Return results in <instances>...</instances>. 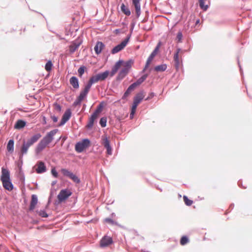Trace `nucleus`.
<instances>
[{
  "label": "nucleus",
  "instance_id": "1",
  "mask_svg": "<svg viewBox=\"0 0 252 252\" xmlns=\"http://www.w3.org/2000/svg\"><path fill=\"white\" fill-rule=\"evenodd\" d=\"M0 181L4 189L8 191H12L14 189V185L10 179V173L8 169L2 167Z\"/></svg>",
  "mask_w": 252,
  "mask_h": 252
},
{
  "label": "nucleus",
  "instance_id": "2",
  "mask_svg": "<svg viewBox=\"0 0 252 252\" xmlns=\"http://www.w3.org/2000/svg\"><path fill=\"white\" fill-rule=\"evenodd\" d=\"M148 76V74L146 73L142 75L139 78H138L135 82L132 83L129 86L127 89L124 93L122 97V99L124 100L130 94L131 92L133 91L135 88L141 85L143 82H144Z\"/></svg>",
  "mask_w": 252,
  "mask_h": 252
},
{
  "label": "nucleus",
  "instance_id": "3",
  "mask_svg": "<svg viewBox=\"0 0 252 252\" xmlns=\"http://www.w3.org/2000/svg\"><path fill=\"white\" fill-rule=\"evenodd\" d=\"M72 194V192L68 189H64L61 190L57 196L58 199L54 202L55 206H58L60 203L67 200Z\"/></svg>",
  "mask_w": 252,
  "mask_h": 252
},
{
  "label": "nucleus",
  "instance_id": "4",
  "mask_svg": "<svg viewBox=\"0 0 252 252\" xmlns=\"http://www.w3.org/2000/svg\"><path fill=\"white\" fill-rule=\"evenodd\" d=\"M90 145V140L88 138H84L81 141H78L76 143L75 150L77 153H81L89 147Z\"/></svg>",
  "mask_w": 252,
  "mask_h": 252
},
{
  "label": "nucleus",
  "instance_id": "5",
  "mask_svg": "<svg viewBox=\"0 0 252 252\" xmlns=\"http://www.w3.org/2000/svg\"><path fill=\"white\" fill-rule=\"evenodd\" d=\"M61 172L65 177L71 179L74 183L79 184L81 182L80 179L75 174L65 168L61 169Z\"/></svg>",
  "mask_w": 252,
  "mask_h": 252
},
{
  "label": "nucleus",
  "instance_id": "6",
  "mask_svg": "<svg viewBox=\"0 0 252 252\" xmlns=\"http://www.w3.org/2000/svg\"><path fill=\"white\" fill-rule=\"evenodd\" d=\"M31 145L24 139L23 140L22 145L20 147V151L18 152V156L19 158H23L24 155H26L28 150Z\"/></svg>",
  "mask_w": 252,
  "mask_h": 252
},
{
  "label": "nucleus",
  "instance_id": "7",
  "mask_svg": "<svg viewBox=\"0 0 252 252\" xmlns=\"http://www.w3.org/2000/svg\"><path fill=\"white\" fill-rule=\"evenodd\" d=\"M72 112L70 108H67L64 114L63 115L62 119L59 123L58 126L60 127L62 126L65 124V123L69 121L71 117Z\"/></svg>",
  "mask_w": 252,
  "mask_h": 252
},
{
  "label": "nucleus",
  "instance_id": "8",
  "mask_svg": "<svg viewBox=\"0 0 252 252\" xmlns=\"http://www.w3.org/2000/svg\"><path fill=\"white\" fill-rule=\"evenodd\" d=\"M58 129H54L48 132L46 135L41 139L47 145L50 144L54 139V136L58 131Z\"/></svg>",
  "mask_w": 252,
  "mask_h": 252
},
{
  "label": "nucleus",
  "instance_id": "9",
  "mask_svg": "<svg viewBox=\"0 0 252 252\" xmlns=\"http://www.w3.org/2000/svg\"><path fill=\"white\" fill-rule=\"evenodd\" d=\"M113 243L112 237L105 235L100 240L99 246L100 248H105Z\"/></svg>",
  "mask_w": 252,
  "mask_h": 252
},
{
  "label": "nucleus",
  "instance_id": "10",
  "mask_svg": "<svg viewBox=\"0 0 252 252\" xmlns=\"http://www.w3.org/2000/svg\"><path fill=\"white\" fill-rule=\"evenodd\" d=\"M102 144L104 148L106 149V153L108 155L112 154V148L110 144V141L109 138L105 136V137H102Z\"/></svg>",
  "mask_w": 252,
  "mask_h": 252
},
{
  "label": "nucleus",
  "instance_id": "11",
  "mask_svg": "<svg viewBox=\"0 0 252 252\" xmlns=\"http://www.w3.org/2000/svg\"><path fill=\"white\" fill-rule=\"evenodd\" d=\"M160 45H161V42L159 41L158 43V44L157 45V46H156V47L155 48L154 50L151 53V54L150 55L149 57L148 58V59L146 61V62H147V64L148 63L150 64L152 61L153 60V59L155 58V57L157 55V54L158 53V52L159 51Z\"/></svg>",
  "mask_w": 252,
  "mask_h": 252
},
{
  "label": "nucleus",
  "instance_id": "12",
  "mask_svg": "<svg viewBox=\"0 0 252 252\" xmlns=\"http://www.w3.org/2000/svg\"><path fill=\"white\" fill-rule=\"evenodd\" d=\"M141 0H132V3L135 8L137 18L139 17L141 13L140 4Z\"/></svg>",
  "mask_w": 252,
  "mask_h": 252
},
{
  "label": "nucleus",
  "instance_id": "13",
  "mask_svg": "<svg viewBox=\"0 0 252 252\" xmlns=\"http://www.w3.org/2000/svg\"><path fill=\"white\" fill-rule=\"evenodd\" d=\"M38 203V197L36 194H32L29 208V212H32Z\"/></svg>",
  "mask_w": 252,
  "mask_h": 252
},
{
  "label": "nucleus",
  "instance_id": "14",
  "mask_svg": "<svg viewBox=\"0 0 252 252\" xmlns=\"http://www.w3.org/2000/svg\"><path fill=\"white\" fill-rule=\"evenodd\" d=\"M37 167L36 169V172L38 174H42L45 172L47 170L46 166L44 162L42 161H39L37 163Z\"/></svg>",
  "mask_w": 252,
  "mask_h": 252
},
{
  "label": "nucleus",
  "instance_id": "15",
  "mask_svg": "<svg viewBox=\"0 0 252 252\" xmlns=\"http://www.w3.org/2000/svg\"><path fill=\"white\" fill-rule=\"evenodd\" d=\"M133 63L134 60L131 59H129L126 61H124V63L122 64V65L124 66V67L122 68V69L128 73Z\"/></svg>",
  "mask_w": 252,
  "mask_h": 252
},
{
  "label": "nucleus",
  "instance_id": "16",
  "mask_svg": "<svg viewBox=\"0 0 252 252\" xmlns=\"http://www.w3.org/2000/svg\"><path fill=\"white\" fill-rule=\"evenodd\" d=\"M105 45L104 43H103L101 41H97L94 47V50L95 51V54L97 55H99L102 50L105 47Z\"/></svg>",
  "mask_w": 252,
  "mask_h": 252
},
{
  "label": "nucleus",
  "instance_id": "17",
  "mask_svg": "<svg viewBox=\"0 0 252 252\" xmlns=\"http://www.w3.org/2000/svg\"><path fill=\"white\" fill-rule=\"evenodd\" d=\"M98 116L95 114L92 113L89 118L88 123L86 125V127L88 129H91L94 126L95 120L97 118Z\"/></svg>",
  "mask_w": 252,
  "mask_h": 252
},
{
  "label": "nucleus",
  "instance_id": "18",
  "mask_svg": "<svg viewBox=\"0 0 252 252\" xmlns=\"http://www.w3.org/2000/svg\"><path fill=\"white\" fill-rule=\"evenodd\" d=\"M47 144L43 142L41 140L37 144L35 148V153L36 155L39 154L47 146Z\"/></svg>",
  "mask_w": 252,
  "mask_h": 252
},
{
  "label": "nucleus",
  "instance_id": "19",
  "mask_svg": "<svg viewBox=\"0 0 252 252\" xmlns=\"http://www.w3.org/2000/svg\"><path fill=\"white\" fill-rule=\"evenodd\" d=\"M126 45L122 41L120 43L118 44L111 50V53L112 54H115L125 48Z\"/></svg>",
  "mask_w": 252,
  "mask_h": 252
},
{
  "label": "nucleus",
  "instance_id": "20",
  "mask_svg": "<svg viewBox=\"0 0 252 252\" xmlns=\"http://www.w3.org/2000/svg\"><path fill=\"white\" fill-rule=\"evenodd\" d=\"M27 125V122L25 120L19 119L15 123L14 128L16 129H21L23 128Z\"/></svg>",
  "mask_w": 252,
  "mask_h": 252
},
{
  "label": "nucleus",
  "instance_id": "21",
  "mask_svg": "<svg viewBox=\"0 0 252 252\" xmlns=\"http://www.w3.org/2000/svg\"><path fill=\"white\" fill-rule=\"evenodd\" d=\"M109 74V70H106L104 72H100L96 74V76L99 81H104L108 77Z\"/></svg>",
  "mask_w": 252,
  "mask_h": 252
},
{
  "label": "nucleus",
  "instance_id": "22",
  "mask_svg": "<svg viewBox=\"0 0 252 252\" xmlns=\"http://www.w3.org/2000/svg\"><path fill=\"white\" fill-rule=\"evenodd\" d=\"M42 135L40 133H36L32 136L31 138L29 139L27 141L31 145H32L36 142L39 138L41 137Z\"/></svg>",
  "mask_w": 252,
  "mask_h": 252
},
{
  "label": "nucleus",
  "instance_id": "23",
  "mask_svg": "<svg viewBox=\"0 0 252 252\" xmlns=\"http://www.w3.org/2000/svg\"><path fill=\"white\" fill-rule=\"evenodd\" d=\"M70 84L75 89H78L79 88V79L76 76H72L69 80Z\"/></svg>",
  "mask_w": 252,
  "mask_h": 252
},
{
  "label": "nucleus",
  "instance_id": "24",
  "mask_svg": "<svg viewBox=\"0 0 252 252\" xmlns=\"http://www.w3.org/2000/svg\"><path fill=\"white\" fill-rule=\"evenodd\" d=\"M181 51L180 48H177L175 53H174L173 59L175 62V67L177 69H178L179 66V54Z\"/></svg>",
  "mask_w": 252,
  "mask_h": 252
},
{
  "label": "nucleus",
  "instance_id": "25",
  "mask_svg": "<svg viewBox=\"0 0 252 252\" xmlns=\"http://www.w3.org/2000/svg\"><path fill=\"white\" fill-rule=\"evenodd\" d=\"M144 97V91L141 90L136 94L135 96L133 98V101L140 104L143 99Z\"/></svg>",
  "mask_w": 252,
  "mask_h": 252
},
{
  "label": "nucleus",
  "instance_id": "26",
  "mask_svg": "<svg viewBox=\"0 0 252 252\" xmlns=\"http://www.w3.org/2000/svg\"><path fill=\"white\" fill-rule=\"evenodd\" d=\"M90 90V88L86 85L84 89L80 92L79 95L77 97L83 101L87 97Z\"/></svg>",
  "mask_w": 252,
  "mask_h": 252
},
{
  "label": "nucleus",
  "instance_id": "27",
  "mask_svg": "<svg viewBox=\"0 0 252 252\" xmlns=\"http://www.w3.org/2000/svg\"><path fill=\"white\" fill-rule=\"evenodd\" d=\"M90 90V88L86 85L84 89L80 92L79 95L77 97L83 101L87 97Z\"/></svg>",
  "mask_w": 252,
  "mask_h": 252
},
{
  "label": "nucleus",
  "instance_id": "28",
  "mask_svg": "<svg viewBox=\"0 0 252 252\" xmlns=\"http://www.w3.org/2000/svg\"><path fill=\"white\" fill-rule=\"evenodd\" d=\"M128 73V72L121 69L118 72V75L116 78V81L119 82H121L123 79H124L126 77V76L127 75Z\"/></svg>",
  "mask_w": 252,
  "mask_h": 252
},
{
  "label": "nucleus",
  "instance_id": "29",
  "mask_svg": "<svg viewBox=\"0 0 252 252\" xmlns=\"http://www.w3.org/2000/svg\"><path fill=\"white\" fill-rule=\"evenodd\" d=\"M14 141L13 139H10L7 144V150L10 153L14 152Z\"/></svg>",
  "mask_w": 252,
  "mask_h": 252
},
{
  "label": "nucleus",
  "instance_id": "30",
  "mask_svg": "<svg viewBox=\"0 0 252 252\" xmlns=\"http://www.w3.org/2000/svg\"><path fill=\"white\" fill-rule=\"evenodd\" d=\"M98 81V79H97L96 75H93L92 77H91L90 78L87 84H86V86L91 89L92 85L94 83H95Z\"/></svg>",
  "mask_w": 252,
  "mask_h": 252
},
{
  "label": "nucleus",
  "instance_id": "31",
  "mask_svg": "<svg viewBox=\"0 0 252 252\" xmlns=\"http://www.w3.org/2000/svg\"><path fill=\"white\" fill-rule=\"evenodd\" d=\"M121 10L122 12L124 13L126 16H130L131 14V11L129 8L126 6V5L123 3L121 5Z\"/></svg>",
  "mask_w": 252,
  "mask_h": 252
},
{
  "label": "nucleus",
  "instance_id": "32",
  "mask_svg": "<svg viewBox=\"0 0 252 252\" xmlns=\"http://www.w3.org/2000/svg\"><path fill=\"white\" fill-rule=\"evenodd\" d=\"M104 102L101 101L96 107V109L94 111V112L93 113L96 115L98 116L99 114L102 111L103 109L104 108Z\"/></svg>",
  "mask_w": 252,
  "mask_h": 252
},
{
  "label": "nucleus",
  "instance_id": "33",
  "mask_svg": "<svg viewBox=\"0 0 252 252\" xmlns=\"http://www.w3.org/2000/svg\"><path fill=\"white\" fill-rule=\"evenodd\" d=\"M167 68V65L165 63L161 64L160 65H156L154 67V70L157 72H163Z\"/></svg>",
  "mask_w": 252,
  "mask_h": 252
},
{
  "label": "nucleus",
  "instance_id": "34",
  "mask_svg": "<svg viewBox=\"0 0 252 252\" xmlns=\"http://www.w3.org/2000/svg\"><path fill=\"white\" fill-rule=\"evenodd\" d=\"M124 63V61L123 60L120 59L115 63L112 68L114 69V70L118 71Z\"/></svg>",
  "mask_w": 252,
  "mask_h": 252
},
{
  "label": "nucleus",
  "instance_id": "35",
  "mask_svg": "<svg viewBox=\"0 0 252 252\" xmlns=\"http://www.w3.org/2000/svg\"><path fill=\"white\" fill-rule=\"evenodd\" d=\"M87 71V68L85 65H81L78 69V73L79 77L81 78L84 73Z\"/></svg>",
  "mask_w": 252,
  "mask_h": 252
},
{
  "label": "nucleus",
  "instance_id": "36",
  "mask_svg": "<svg viewBox=\"0 0 252 252\" xmlns=\"http://www.w3.org/2000/svg\"><path fill=\"white\" fill-rule=\"evenodd\" d=\"M35 212L40 217L42 218H47L49 217V215L47 213L45 209L40 210H36Z\"/></svg>",
  "mask_w": 252,
  "mask_h": 252
},
{
  "label": "nucleus",
  "instance_id": "37",
  "mask_svg": "<svg viewBox=\"0 0 252 252\" xmlns=\"http://www.w3.org/2000/svg\"><path fill=\"white\" fill-rule=\"evenodd\" d=\"M205 0H199V6L203 11H206L209 8V5L208 4H205Z\"/></svg>",
  "mask_w": 252,
  "mask_h": 252
},
{
  "label": "nucleus",
  "instance_id": "38",
  "mask_svg": "<svg viewBox=\"0 0 252 252\" xmlns=\"http://www.w3.org/2000/svg\"><path fill=\"white\" fill-rule=\"evenodd\" d=\"M72 43L79 47L83 43V37L82 36H79L75 40L72 41Z\"/></svg>",
  "mask_w": 252,
  "mask_h": 252
},
{
  "label": "nucleus",
  "instance_id": "39",
  "mask_svg": "<svg viewBox=\"0 0 252 252\" xmlns=\"http://www.w3.org/2000/svg\"><path fill=\"white\" fill-rule=\"evenodd\" d=\"M53 66V63L52 61L51 60H49L45 64V68L47 71L50 72L52 70Z\"/></svg>",
  "mask_w": 252,
  "mask_h": 252
},
{
  "label": "nucleus",
  "instance_id": "40",
  "mask_svg": "<svg viewBox=\"0 0 252 252\" xmlns=\"http://www.w3.org/2000/svg\"><path fill=\"white\" fill-rule=\"evenodd\" d=\"M78 48L79 47H78L75 44H73L72 42H71V45L69 46V53L70 54L74 53L78 49Z\"/></svg>",
  "mask_w": 252,
  "mask_h": 252
},
{
  "label": "nucleus",
  "instance_id": "41",
  "mask_svg": "<svg viewBox=\"0 0 252 252\" xmlns=\"http://www.w3.org/2000/svg\"><path fill=\"white\" fill-rule=\"evenodd\" d=\"M183 200L185 204L188 206H190L193 203V201L189 199L188 197L185 195L183 196Z\"/></svg>",
  "mask_w": 252,
  "mask_h": 252
},
{
  "label": "nucleus",
  "instance_id": "42",
  "mask_svg": "<svg viewBox=\"0 0 252 252\" xmlns=\"http://www.w3.org/2000/svg\"><path fill=\"white\" fill-rule=\"evenodd\" d=\"M189 242V238L187 236H183L180 239V244L181 245H185Z\"/></svg>",
  "mask_w": 252,
  "mask_h": 252
},
{
  "label": "nucleus",
  "instance_id": "43",
  "mask_svg": "<svg viewBox=\"0 0 252 252\" xmlns=\"http://www.w3.org/2000/svg\"><path fill=\"white\" fill-rule=\"evenodd\" d=\"M107 119L106 117H102L99 120V125L102 127H105L106 126Z\"/></svg>",
  "mask_w": 252,
  "mask_h": 252
},
{
  "label": "nucleus",
  "instance_id": "44",
  "mask_svg": "<svg viewBox=\"0 0 252 252\" xmlns=\"http://www.w3.org/2000/svg\"><path fill=\"white\" fill-rule=\"evenodd\" d=\"M183 33L181 31H179L178 32L177 34L176 39L177 40L178 43H181L182 42V38H183Z\"/></svg>",
  "mask_w": 252,
  "mask_h": 252
},
{
  "label": "nucleus",
  "instance_id": "45",
  "mask_svg": "<svg viewBox=\"0 0 252 252\" xmlns=\"http://www.w3.org/2000/svg\"><path fill=\"white\" fill-rule=\"evenodd\" d=\"M104 221H105L106 222H108V223H110V224H111L112 225H118V222L117 221H114L111 218H106L104 220Z\"/></svg>",
  "mask_w": 252,
  "mask_h": 252
},
{
  "label": "nucleus",
  "instance_id": "46",
  "mask_svg": "<svg viewBox=\"0 0 252 252\" xmlns=\"http://www.w3.org/2000/svg\"><path fill=\"white\" fill-rule=\"evenodd\" d=\"M131 33H129L127 35L126 37L125 38V39L124 40L122 41V42L126 46L127 44H128L129 41V39L131 37Z\"/></svg>",
  "mask_w": 252,
  "mask_h": 252
},
{
  "label": "nucleus",
  "instance_id": "47",
  "mask_svg": "<svg viewBox=\"0 0 252 252\" xmlns=\"http://www.w3.org/2000/svg\"><path fill=\"white\" fill-rule=\"evenodd\" d=\"M52 175L55 178L58 177V172L56 170L55 167H52L51 169Z\"/></svg>",
  "mask_w": 252,
  "mask_h": 252
},
{
  "label": "nucleus",
  "instance_id": "48",
  "mask_svg": "<svg viewBox=\"0 0 252 252\" xmlns=\"http://www.w3.org/2000/svg\"><path fill=\"white\" fill-rule=\"evenodd\" d=\"M82 101V100L81 99L77 97L76 100L73 103V106H76L77 105H81Z\"/></svg>",
  "mask_w": 252,
  "mask_h": 252
},
{
  "label": "nucleus",
  "instance_id": "49",
  "mask_svg": "<svg viewBox=\"0 0 252 252\" xmlns=\"http://www.w3.org/2000/svg\"><path fill=\"white\" fill-rule=\"evenodd\" d=\"M54 105L55 106V109L56 110H57L59 112H61L62 106L60 104H58L57 102H55L54 103Z\"/></svg>",
  "mask_w": 252,
  "mask_h": 252
},
{
  "label": "nucleus",
  "instance_id": "50",
  "mask_svg": "<svg viewBox=\"0 0 252 252\" xmlns=\"http://www.w3.org/2000/svg\"><path fill=\"white\" fill-rule=\"evenodd\" d=\"M237 63H238V66H239V69H240V72L241 75L242 77H244L243 71V69H242V68L241 67V65L240 64L238 57H237Z\"/></svg>",
  "mask_w": 252,
  "mask_h": 252
},
{
  "label": "nucleus",
  "instance_id": "51",
  "mask_svg": "<svg viewBox=\"0 0 252 252\" xmlns=\"http://www.w3.org/2000/svg\"><path fill=\"white\" fill-rule=\"evenodd\" d=\"M155 96V94L154 92H151L149 94V95L145 98V100L148 101L152 99Z\"/></svg>",
  "mask_w": 252,
  "mask_h": 252
},
{
  "label": "nucleus",
  "instance_id": "52",
  "mask_svg": "<svg viewBox=\"0 0 252 252\" xmlns=\"http://www.w3.org/2000/svg\"><path fill=\"white\" fill-rule=\"evenodd\" d=\"M18 178L19 180L23 184H25V174L21 175H18Z\"/></svg>",
  "mask_w": 252,
  "mask_h": 252
},
{
  "label": "nucleus",
  "instance_id": "53",
  "mask_svg": "<svg viewBox=\"0 0 252 252\" xmlns=\"http://www.w3.org/2000/svg\"><path fill=\"white\" fill-rule=\"evenodd\" d=\"M23 163V158H19L18 162L17 163V167H18L19 169H22Z\"/></svg>",
  "mask_w": 252,
  "mask_h": 252
},
{
  "label": "nucleus",
  "instance_id": "54",
  "mask_svg": "<svg viewBox=\"0 0 252 252\" xmlns=\"http://www.w3.org/2000/svg\"><path fill=\"white\" fill-rule=\"evenodd\" d=\"M117 71H116V70H114V69L112 68L111 70L109 71V74L110 77H113L117 72Z\"/></svg>",
  "mask_w": 252,
  "mask_h": 252
},
{
  "label": "nucleus",
  "instance_id": "55",
  "mask_svg": "<svg viewBox=\"0 0 252 252\" xmlns=\"http://www.w3.org/2000/svg\"><path fill=\"white\" fill-rule=\"evenodd\" d=\"M51 118L52 119L54 123H56L58 122V117L57 116H56L55 115H51Z\"/></svg>",
  "mask_w": 252,
  "mask_h": 252
},
{
  "label": "nucleus",
  "instance_id": "56",
  "mask_svg": "<svg viewBox=\"0 0 252 252\" xmlns=\"http://www.w3.org/2000/svg\"><path fill=\"white\" fill-rule=\"evenodd\" d=\"M150 64V63H148L147 64V62H146L144 68H143L141 72L144 73L145 71V70L149 67Z\"/></svg>",
  "mask_w": 252,
  "mask_h": 252
},
{
  "label": "nucleus",
  "instance_id": "57",
  "mask_svg": "<svg viewBox=\"0 0 252 252\" xmlns=\"http://www.w3.org/2000/svg\"><path fill=\"white\" fill-rule=\"evenodd\" d=\"M55 190L53 189H51L50 190V195L49 197L52 198L54 194Z\"/></svg>",
  "mask_w": 252,
  "mask_h": 252
},
{
  "label": "nucleus",
  "instance_id": "58",
  "mask_svg": "<svg viewBox=\"0 0 252 252\" xmlns=\"http://www.w3.org/2000/svg\"><path fill=\"white\" fill-rule=\"evenodd\" d=\"M135 113V112L130 111L129 118L130 119H132L133 118L134 115Z\"/></svg>",
  "mask_w": 252,
  "mask_h": 252
},
{
  "label": "nucleus",
  "instance_id": "59",
  "mask_svg": "<svg viewBox=\"0 0 252 252\" xmlns=\"http://www.w3.org/2000/svg\"><path fill=\"white\" fill-rule=\"evenodd\" d=\"M42 123L43 125H46V123H47L46 118L44 116H42Z\"/></svg>",
  "mask_w": 252,
  "mask_h": 252
},
{
  "label": "nucleus",
  "instance_id": "60",
  "mask_svg": "<svg viewBox=\"0 0 252 252\" xmlns=\"http://www.w3.org/2000/svg\"><path fill=\"white\" fill-rule=\"evenodd\" d=\"M238 186H239L240 187H241V188H243V189H246V188L245 187H243V185H242V181H240H240H239L238 182Z\"/></svg>",
  "mask_w": 252,
  "mask_h": 252
},
{
  "label": "nucleus",
  "instance_id": "61",
  "mask_svg": "<svg viewBox=\"0 0 252 252\" xmlns=\"http://www.w3.org/2000/svg\"><path fill=\"white\" fill-rule=\"evenodd\" d=\"M24 171L22 169H19V171H18V175H24Z\"/></svg>",
  "mask_w": 252,
  "mask_h": 252
},
{
  "label": "nucleus",
  "instance_id": "62",
  "mask_svg": "<svg viewBox=\"0 0 252 252\" xmlns=\"http://www.w3.org/2000/svg\"><path fill=\"white\" fill-rule=\"evenodd\" d=\"M136 109H137L136 107L134 106L131 105V108H130V111H134V112H136Z\"/></svg>",
  "mask_w": 252,
  "mask_h": 252
},
{
  "label": "nucleus",
  "instance_id": "63",
  "mask_svg": "<svg viewBox=\"0 0 252 252\" xmlns=\"http://www.w3.org/2000/svg\"><path fill=\"white\" fill-rule=\"evenodd\" d=\"M120 32V29H115L114 31V32L115 33V34H118Z\"/></svg>",
  "mask_w": 252,
  "mask_h": 252
},
{
  "label": "nucleus",
  "instance_id": "64",
  "mask_svg": "<svg viewBox=\"0 0 252 252\" xmlns=\"http://www.w3.org/2000/svg\"><path fill=\"white\" fill-rule=\"evenodd\" d=\"M60 139H62L63 141H64L66 139H67V137H66L65 136H61L60 137Z\"/></svg>",
  "mask_w": 252,
  "mask_h": 252
}]
</instances>
